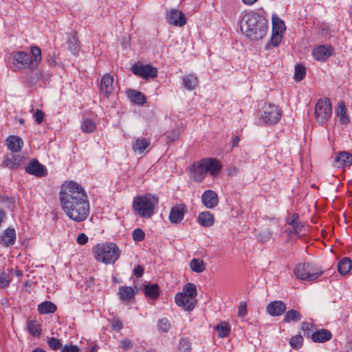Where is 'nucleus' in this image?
<instances>
[{
	"label": "nucleus",
	"instance_id": "58",
	"mask_svg": "<svg viewBox=\"0 0 352 352\" xmlns=\"http://www.w3.org/2000/svg\"><path fill=\"white\" fill-rule=\"evenodd\" d=\"M76 241L80 245H84L87 243L88 237L85 234L81 233L78 236Z\"/></svg>",
	"mask_w": 352,
	"mask_h": 352
},
{
	"label": "nucleus",
	"instance_id": "5",
	"mask_svg": "<svg viewBox=\"0 0 352 352\" xmlns=\"http://www.w3.org/2000/svg\"><path fill=\"white\" fill-rule=\"evenodd\" d=\"M94 258L104 264H113L118 260L121 250L115 243H101L92 248Z\"/></svg>",
	"mask_w": 352,
	"mask_h": 352
},
{
	"label": "nucleus",
	"instance_id": "4",
	"mask_svg": "<svg viewBox=\"0 0 352 352\" xmlns=\"http://www.w3.org/2000/svg\"><path fill=\"white\" fill-rule=\"evenodd\" d=\"M222 168L221 164L214 158H204L194 163L190 168V177L197 182L205 179L208 173L216 177Z\"/></svg>",
	"mask_w": 352,
	"mask_h": 352
},
{
	"label": "nucleus",
	"instance_id": "2",
	"mask_svg": "<svg viewBox=\"0 0 352 352\" xmlns=\"http://www.w3.org/2000/svg\"><path fill=\"white\" fill-rule=\"evenodd\" d=\"M240 28L249 39L258 41L267 34L268 23L263 15L255 11H250L242 17Z\"/></svg>",
	"mask_w": 352,
	"mask_h": 352
},
{
	"label": "nucleus",
	"instance_id": "46",
	"mask_svg": "<svg viewBox=\"0 0 352 352\" xmlns=\"http://www.w3.org/2000/svg\"><path fill=\"white\" fill-rule=\"evenodd\" d=\"M157 326L160 330L166 333L170 328V323L167 318H164L158 321Z\"/></svg>",
	"mask_w": 352,
	"mask_h": 352
},
{
	"label": "nucleus",
	"instance_id": "42",
	"mask_svg": "<svg viewBox=\"0 0 352 352\" xmlns=\"http://www.w3.org/2000/svg\"><path fill=\"white\" fill-rule=\"evenodd\" d=\"M10 273L7 271H0V288H6L11 282Z\"/></svg>",
	"mask_w": 352,
	"mask_h": 352
},
{
	"label": "nucleus",
	"instance_id": "41",
	"mask_svg": "<svg viewBox=\"0 0 352 352\" xmlns=\"http://www.w3.org/2000/svg\"><path fill=\"white\" fill-rule=\"evenodd\" d=\"M305 67L301 64H297L295 66V72L294 78L296 82L301 81L305 76Z\"/></svg>",
	"mask_w": 352,
	"mask_h": 352
},
{
	"label": "nucleus",
	"instance_id": "52",
	"mask_svg": "<svg viewBox=\"0 0 352 352\" xmlns=\"http://www.w3.org/2000/svg\"><path fill=\"white\" fill-rule=\"evenodd\" d=\"M42 72L38 70L34 73V75L30 77L29 80L32 84H35L38 82L42 78Z\"/></svg>",
	"mask_w": 352,
	"mask_h": 352
},
{
	"label": "nucleus",
	"instance_id": "16",
	"mask_svg": "<svg viewBox=\"0 0 352 352\" xmlns=\"http://www.w3.org/2000/svg\"><path fill=\"white\" fill-rule=\"evenodd\" d=\"M186 212V208L183 204L172 207L169 214L170 221L173 223H180L183 220Z\"/></svg>",
	"mask_w": 352,
	"mask_h": 352
},
{
	"label": "nucleus",
	"instance_id": "60",
	"mask_svg": "<svg viewBox=\"0 0 352 352\" xmlns=\"http://www.w3.org/2000/svg\"><path fill=\"white\" fill-rule=\"evenodd\" d=\"M112 327L115 330L119 331L123 327V324L119 319H113L112 321Z\"/></svg>",
	"mask_w": 352,
	"mask_h": 352
},
{
	"label": "nucleus",
	"instance_id": "13",
	"mask_svg": "<svg viewBox=\"0 0 352 352\" xmlns=\"http://www.w3.org/2000/svg\"><path fill=\"white\" fill-rule=\"evenodd\" d=\"M176 304L182 307L186 311H191L194 309L197 300L196 298H192L182 293H178L175 297Z\"/></svg>",
	"mask_w": 352,
	"mask_h": 352
},
{
	"label": "nucleus",
	"instance_id": "10",
	"mask_svg": "<svg viewBox=\"0 0 352 352\" xmlns=\"http://www.w3.org/2000/svg\"><path fill=\"white\" fill-rule=\"evenodd\" d=\"M25 172L36 177H45L47 175L46 167L36 158L31 159L25 167Z\"/></svg>",
	"mask_w": 352,
	"mask_h": 352
},
{
	"label": "nucleus",
	"instance_id": "23",
	"mask_svg": "<svg viewBox=\"0 0 352 352\" xmlns=\"http://www.w3.org/2000/svg\"><path fill=\"white\" fill-rule=\"evenodd\" d=\"M16 240V232L13 228H8L3 232L1 238V243L5 247L13 245Z\"/></svg>",
	"mask_w": 352,
	"mask_h": 352
},
{
	"label": "nucleus",
	"instance_id": "19",
	"mask_svg": "<svg viewBox=\"0 0 352 352\" xmlns=\"http://www.w3.org/2000/svg\"><path fill=\"white\" fill-rule=\"evenodd\" d=\"M352 164V154L347 151L340 152L336 157L334 166L337 168L350 166Z\"/></svg>",
	"mask_w": 352,
	"mask_h": 352
},
{
	"label": "nucleus",
	"instance_id": "9",
	"mask_svg": "<svg viewBox=\"0 0 352 352\" xmlns=\"http://www.w3.org/2000/svg\"><path fill=\"white\" fill-rule=\"evenodd\" d=\"M332 113L331 102L329 99L319 100L315 107L316 122L322 125L330 118Z\"/></svg>",
	"mask_w": 352,
	"mask_h": 352
},
{
	"label": "nucleus",
	"instance_id": "11",
	"mask_svg": "<svg viewBox=\"0 0 352 352\" xmlns=\"http://www.w3.org/2000/svg\"><path fill=\"white\" fill-rule=\"evenodd\" d=\"M133 73L144 79L154 78L157 75V68L151 65H133L131 69Z\"/></svg>",
	"mask_w": 352,
	"mask_h": 352
},
{
	"label": "nucleus",
	"instance_id": "3",
	"mask_svg": "<svg viewBox=\"0 0 352 352\" xmlns=\"http://www.w3.org/2000/svg\"><path fill=\"white\" fill-rule=\"evenodd\" d=\"M8 58L11 59L10 67L13 71L27 69L33 71L41 63V50L38 46H32L30 54L23 51L13 52Z\"/></svg>",
	"mask_w": 352,
	"mask_h": 352
},
{
	"label": "nucleus",
	"instance_id": "35",
	"mask_svg": "<svg viewBox=\"0 0 352 352\" xmlns=\"http://www.w3.org/2000/svg\"><path fill=\"white\" fill-rule=\"evenodd\" d=\"M190 267L192 271L201 273L206 270V264L199 258H193L190 262Z\"/></svg>",
	"mask_w": 352,
	"mask_h": 352
},
{
	"label": "nucleus",
	"instance_id": "21",
	"mask_svg": "<svg viewBox=\"0 0 352 352\" xmlns=\"http://www.w3.org/2000/svg\"><path fill=\"white\" fill-rule=\"evenodd\" d=\"M332 334L330 331L322 329L313 332L311 338L314 342H325L331 339Z\"/></svg>",
	"mask_w": 352,
	"mask_h": 352
},
{
	"label": "nucleus",
	"instance_id": "22",
	"mask_svg": "<svg viewBox=\"0 0 352 352\" xmlns=\"http://www.w3.org/2000/svg\"><path fill=\"white\" fill-rule=\"evenodd\" d=\"M25 160V157L19 154L12 155L11 157H7L5 159L3 164L10 169H15L19 168Z\"/></svg>",
	"mask_w": 352,
	"mask_h": 352
},
{
	"label": "nucleus",
	"instance_id": "64",
	"mask_svg": "<svg viewBox=\"0 0 352 352\" xmlns=\"http://www.w3.org/2000/svg\"><path fill=\"white\" fill-rule=\"evenodd\" d=\"M240 141L239 136H234L232 138V147H235L238 145L239 142Z\"/></svg>",
	"mask_w": 352,
	"mask_h": 352
},
{
	"label": "nucleus",
	"instance_id": "27",
	"mask_svg": "<svg viewBox=\"0 0 352 352\" xmlns=\"http://www.w3.org/2000/svg\"><path fill=\"white\" fill-rule=\"evenodd\" d=\"M197 221L204 227H210L214 223V217L208 211L202 212L199 214Z\"/></svg>",
	"mask_w": 352,
	"mask_h": 352
},
{
	"label": "nucleus",
	"instance_id": "25",
	"mask_svg": "<svg viewBox=\"0 0 352 352\" xmlns=\"http://www.w3.org/2000/svg\"><path fill=\"white\" fill-rule=\"evenodd\" d=\"M26 327L30 334L34 337H40L41 334V325L36 320L29 318L27 320Z\"/></svg>",
	"mask_w": 352,
	"mask_h": 352
},
{
	"label": "nucleus",
	"instance_id": "47",
	"mask_svg": "<svg viewBox=\"0 0 352 352\" xmlns=\"http://www.w3.org/2000/svg\"><path fill=\"white\" fill-rule=\"evenodd\" d=\"M282 34L283 33H279L278 32H272L270 43L274 47H277L280 43L283 38Z\"/></svg>",
	"mask_w": 352,
	"mask_h": 352
},
{
	"label": "nucleus",
	"instance_id": "12",
	"mask_svg": "<svg viewBox=\"0 0 352 352\" xmlns=\"http://www.w3.org/2000/svg\"><path fill=\"white\" fill-rule=\"evenodd\" d=\"M166 19L173 25L182 27L186 23V18L182 11L170 9L166 12Z\"/></svg>",
	"mask_w": 352,
	"mask_h": 352
},
{
	"label": "nucleus",
	"instance_id": "56",
	"mask_svg": "<svg viewBox=\"0 0 352 352\" xmlns=\"http://www.w3.org/2000/svg\"><path fill=\"white\" fill-rule=\"evenodd\" d=\"M247 314V306L245 302H241L239 307V316L243 317Z\"/></svg>",
	"mask_w": 352,
	"mask_h": 352
},
{
	"label": "nucleus",
	"instance_id": "20",
	"mask_svg": "<svg viewBox=\"0 0 352 352\" xmlns=\"http://www.w3.org/2000/svg\"><path fill=\"white\" fill-rule=\"evenodd\" d=\"M6 143L8 148L13 153L20 151L23 145L22 139L17 135H10L6 139Z\"/></svg>",
	"mask_w": 352,
	"mask_h": 352
},
{
	"label": "nucleus",
	"instance_id": "55",
	"mask_svg": "<svg viewBox=\"0 0 352 352\" xmlns=\"http://www.w3.org/2000/svg\"><path fill=\"white\" fill-rule=\"evenodd\" d=\"M166 140L168 142H173L178 137V132L177 131H173L170 133H166Z\"/></svg>",
	"mask_w": 352,
	"mask_h": 352
},
{
	"label": "nucleus",
	"instance_id": "39",
	"mask_svg": "<svg viewBox=\"0 0 352 352\" xmlns=\"http://www.w3.org/2000/svg\"><path fill=\"white\" fill-rule=\"evenodd\" d=\"M182 294L190 298H196L197 292L195 285L190 283L186 284L184 286L183 292H182Z\"/></svg>",
	"mask_w": 352,
	"mask_h": 352
},
{
	"label": "nucleus",
	"instance_id": "51",
	"mask_svg": "<svg viewBox=\"0 0 352 352\" xmlns=\"http://www.w3.org/2000/svg\"><path fill=\"white\" fill-rule=\"evenodd\" d=\"M80 349L76 345L65 344L61 348V352H80Z\"/></svg>",
	"mask_w": 352,
	"mask_h": 352
},
{
	"label": "nucleus",
	"instance_id": "15",
	"mask_svg": "<svg viewBox=\"0 0 352 352\" xmlns=\"http://www.w3.org/2000/svg\"><path fill=\"white\" fill-rule=\"evenodd\" d=\"M201 202L206 208H214L219 203L218 195L214 190H207L201 195Z\"/></svg>",
	"mask_w": 352,
	"mask_h": 352
},
{
	"label": "nucleus",
	"instance_id": "29",
	"mask_svg": "<svg viewBox=\"0 0 352 352\" xmlns=\"http://www.w3.org/2000/svg\"><path fill=\"white\" fill-rule=\"evenodd\" d=\"M56 309V305L50 301H44L38 305V311L40 314H52Z\"/></svg>",
	"mask_w": 352,
	"mask_h": 352
},
{
	"label": "nucleus",
	"instance_id": "33",
	"mask_svg": "<svg viewBox=\"0 0 352 352\" xmlns=\"http://www.w3.org/2000/svg\"><path fill=\"white\" fill-rule=\"evenodd\" d=\"M150 145V142L147 140L146 138H137L134 143L133 144V149L135 152H138L139 153H142L144 150L148 147Z\"/></svg>",
	"mask_w": 352,
	"mask_h": 352
},
{
	"label": "nucleus",
	"instance_id": "17",
	"mask_svg": "<svg viewBox=\"0 0 352 352\" xmlns=\"http://www.w3.org/2000/svg\"><path fill=\"white\" fill-rule=\"evenodd\" d=\"M332 51L331 45H323L315 48L312 52V56L318 61H324L331 55Z\"/></svg>",
	"mask_w": 352,
	"mask_h": 352
},
{
	"label": "nucleus",
	"instance_id": "54",
	"mask_svg": "<svg viewBox=\"0 0 352 352\" xmlns=\"http://www.w3.org/2000/svg\"><path fill=\"white\" fill-rule=\"evenodd\" d=\"M120 346L124 350H129L132 348V342L129 339H124L120 341Z\"/></svg>",
	"mask_w": 352,
	"mask_h": 352
},
{
	"label": "nucleus",
	"instance_id": "40",
	"mask_svg": "<svg viewBox=\"0 0 352 352\" xmlns=\"http://www.w3.org/2000/svg\"><path fill=\"white\" fill-rule=\"evenodd\" d=\"M96 124L91 119H85L81 124V129L84 133H91L96 129Z\"/></svg>",
	"mask_w": 352,
	"mask_h": 352
},
{
	"label": "nucleus",
	"instance_id": "32",
	"mask_svg": "<svg viewBox=\"0 0 352 352\" xmlns=\"http://www.w3.org/2000/svg\"><path fill=\"white\" fill-rule=\"evenodd\" d=\"M352 267L351 261L347 257L341 259L338 263V271L341 275H346Z\"/></svg>",
	"mask_w": 352,
	"mask_h": 352
},
{
	"label": "nucleus",
	"instance_id": "24",
	"mask_svg": "<svg viewBox=\"0 0 352 352\" xmlns=\"http://www.w3.org/2000/svg\"><path fill=\"white\" fill-rule=\"evenodd\" d=\"M128 98L130 100L136 104L142 105L146 101V98L144 94L134 89H129L126 92Z\"/></svg>",
	"mask_w": 352,
	"mask_h": 352
},
{
	"label": "nucleus",
	"instance_id": "53",
	"mask_svg": "<svg viewBox=\"0 0 352 352\" xmlns=\"http://www.w3.org/2000/svg\"><path fill=\"white\" fill-rule=\"evenodd\" d=\"M258 237L261 241H267L270 239L271 233L269 230H266L260 232Z\"/></svg>",
	"mask_w": 352,
	"mask_h": 352
},
{
	"label": "nucleus",
	"instance_id": "1",
	"mask_svg": "<svg viewBox=\"0 0 352 352\" xmlns=\"http://www.w3.org/2000/svg\"><path fill=\"white\" fill-rule=\"evenodd\" d=\"M62 209L67 216L76 222L87 219L90 212L87 195L82 186L74 182L63 186L59 193Z\"/></svg>",
	"mask_w": 352,
	"mask_h": 352
},
{
	"label": "nucleus",
	"instance_id": "57",
	"mask_svg": "<svg viewBox=\"0 0 352 352\" xmlns=\"http://www.w3.org/2000/svg\"><path fill=\"white\" fill-rule=\"evenodd\" d=\"M34 119L38 124H41L43 120L44 113L41 110L37 109L34 115Z\"/></svg>",
	"mask_w": 352,
	"mask_h": 352
},
{
	"label": "nucleus",
	"instance_id": "44",
	"mask_svg": "<svg viewBox=\"0 0 352 352\" xmlns=\"http://www.w3.org/2000/svg\"><path fill=\"white\" fill-rule=\"evenodd\" d=\"M303 343V338L300 335L292 336L289 340V344L294 349H300Z\"/></svg>",
	"mask_w": 352,
	"mask_h": 352
},
{
	"label": "nucleus",
	"instance_id": "63",
	"mask_svg": "<svg viewBox=\"0 0 352 352\" xmlns=\"http://www.w3.org/2000/svg\"><path fill=\"white\" fill-rule=\"evenodd\" d=\"M298 214H296V213H294L292 215L291 219L288 220L287 223H288L289 225L292 226V225L294 224V223L299 222L298 221Z\"/></svg>",
	"mask_w": 352,
	"mask_h": 352
},
{
	"label": "nucleus",
	"instance_id": "37",
	"mask_svg": "<svg viewBox=\"0 0 352 352\" xmlns=\"http://www.w3.org/2000/svg\"><path fill=\"white\" fill-rule=\"evenodd\" d=\"M301 319V314L296 310L291 309L286 312L283 322H289L291 321L296 322Z\"/></svg>",
	"mask_w": 352,
	"mask_h": 352
},
{
	"label": "nucleus",
	"instance_id": "49",
	"mask_svg": "<svg viewBox=\"0 0 352 352\" xmlns=\"http://www.w3.org/2000/svg\"><path fill=\"white\" fill-rule=\"evenodd\" d=\"M313 325L307 322H303L301 324V329L303 331L304 336L307 338H311V332Z\"/></svg>",
	"mask_w": 352,
	"mask_h": 352
},
{
	"label": "nucleus",
	"instance_id": "59",
	"mask_svg": "<svg viewBox=\"0 0 352 352\" xmlns=\"http://www.w3.org/2000/svg\"><path fill=\"white\" fill-rule=\"evenodd\" d=\"M133 274L137 278L142 277L144 274V268L142 266L138 265L133 270Z\"/></svg>",
	"mask_w": 352,
	"mask_h": 352
},
{
	"label": "nucleus",
	"instance_id": "18",
	"mask_svg": "<svg viewBox=\"0 0 352 352\" xmlns=\"http://www.w3.org/2000/svg\"><path fill=\"white\" fill-rule=\"evenodd\" d=\"M286 305L280 300H274L267 305L266 311L272 316H278L286 311Z\"/></svg>",
	"mask_w": 352,
	"mask_h": 352
},
{
	"label": "nucleus",
	"instance_id": "50",
	"mask_svg": "<svg viewBox=\"0 0 352 352\" xmlns=\"http://www.w3.org/2000/svg\"><path fill=\"white\" fill-rule=\"evenodd\" d=\"M292 226L293 228L292 233L296 235L300 234L301 232H302V230L304 229V226L300 222L294 223V224L292 225ZM289 233L291 234L292 231H289Z\"/></svg>",
	"mask_w": 352,
	"mask_h": 352
},
{
	"label": "nucleus",
	"instance_id": "38",
	"mask_svg": "<svg viewBox=\"0 0 352 352\" xmlns=\"http://www.w3.org/2000/svg\"><path fill=\"white\" fill-rule=\"evenodd\" d=\"M216 331L218 332V336L220 338L227 337L230 332V328L226 322H221L215 327Z\"/></svg>",
	"mask_w": 352,
	"mask_h": 352
},
{
	"label": "nucleus",
	"instance_id": "43",
	"mask_svg": "<svg viewBox=\"0 0 352 352\" xmlns=\"http://www.w3.org/2000/svg\"><path fill=\"white\" fill-rule=\"evenodd\" d=\"M178 349L180 352H190L192 346L189 340L186 338H182L179 340Z\"/></svg>",
	"mask_w": 352,
	"mask_h": 352
},
{
	"label": "nucleus",
	"instance_id": "14",
	"mask_svg": "<svg viewBox=\"0 0 352 352\" xmlns=\"http://www.w3.org/2000/svg\"><path fill=\"white\" fill-rule=\"evenodd\" d=\"M113 78L111 75L104 74L100 81V91L104 97L109 98L113 91Z\"/></svg>",
	"mask_w": 352,
	"mask_h": 352
},
{
	"label": "nucleus",
	"instance_id": "31",
	"mask_svg": "<svg viewBox=\"0 0 352 352\" xmlns=\"http://www.w3.org/2000/svg\"><path fill=\"white\" fill-rule=\"evenodd\" d=\"M336 116L338 117L339 121L343 124H347L349 121V119L346 115V108L345 104L342 101L339 102L338 104Z\"/></svg>",
	"mask_w": 352,
	"mask_h": 352
},
{
	"label": "nucleus",
	"instance_id": "45",
	"mask_svg": "<svg viewBox=\"0 0 352 352\" xmlns=\"http://www.w3.org/2000/svg\"><path fill=\"white\" fill-rule=\"evenodd\" d=\"M47 342L49 346L54 351H56V350L62 348V344H61L60 340L56 338L47 337Z\"/></svg>",
	"mask_w": 352,
	"mask_h": 352
},
{
	"label": "nucleus",
	"instance_id": "62",
	"mask_svg": "<svg viewBox=\"0 0 352 352\" xmlns=\"http://www.w3.org/2000/svg\"><path fill=\"white\" fill-rule=\"evenodd\" d=\"M320 33L325 36H331V34L329 33V28L327 26H322L320 28Z\"/></svg>",
	"mask_w": 352,
	"mask_h": 352
},
{
	"label": "nucleus",
	"instance_id": "34",
	"mask_svg": "<svg viewBox=\"0 0 352 352\" xmlns=\"http://www.w3.org/2000/svg\"><path fill=\"white\" fill-rule=\"evenodd\" d=\"M197 78L192 74H188L183 77L184 87L188 91L193 90L197 85Z\"/></svg>",
	"mask_w": 352,
	"mask_h": 352
},
{
	"label": "nucleus",
	"instance_id": "48",
	"mask_svg": "<svg viewBox=\"0 0 352 352\" xmlns=\"http://www.w3.org/2000/svg\"><path fill=\"white\" fill-rule=\"evenodd\" d=\"M133 239L136 242H140L144 240L145 234L140 228L135 229L132 233Z\"/></svg>",
	"mask_w": 352,
	"mask_h": 352
},
{
	"label": "nucleus",
	"instance_id": "61",
	"mask_svg": "<svg viewBox=\"0 0 352 352\" xmlns=\"http://www.w3.org/2000/svg\"><path fill=\"white\" fill-rule=\"evenodd\" d=\"M47 62L51 66H54L57 64L56 58L50 54L47 56Z\"/></svg>",
	"mask_w": 352,
	"mask_h": 352
},
{
	"label": "nucleus",
	"instance_id": "28",
	"mask_svg": "<svg viewBox=\"0 0 352 352\" xmlns=\"http://www.w3.org/2000/svg\"><path fill=\"white\" fill-rule=\"evenodd\" d=\"M144 292L146 296L156 299L160 296V288L156 283L148 284L144 285Z\"/></svg>",
	"mask_w": 352,
	"mask_h": 352
},
{
	"label": "nucleus",
	"instance_id": "30",
	"mask_svg": "<svg viewBox=\"0 0 352 352\" xmlns=\"http://www.w3.org/2000/svg\"><path fill=\"white\" fill-rule=\"evenodd\" d=\"M272 32L283 33L286 30L284 21L276 14L272 16Z\"/></svg>",
	"mask_w": 352,
	"mask_h": 352
},
{
	"label": "nucleus",
	"instance_id": "6",
	"mask_svg": "<svg viewBox=\"0 0 352 352\" xmlns=\"http://www.w3.org/2000/svg\"><path fill=\"white\" fill-rule=\"evenodd\" d=\"M158 199L155 196L146 195L135 197L133 201V207L139 216L144 218L151 217L153 212L155 205L157 204Z\"/></svg>",
	"mask_w": 352,
	"mask_h": 352
},
{
	"label": "nucleus",
	"instance_id": "36",
	"mask_svg": "<svg viewBox=\"0 0 352 352\" xmlns=\"http://www.w3.org/2000/svg\"><path fill=\"white\" fill-rule=\"evenodd\" d=\"M68 49L74 54H77L79 51V43L76 36L71 34L67 41Z\"/></svg>",
	"mask_w": 352,
	"mask_h": 352
},
{
	"label": "nucleus",
	"instance_id": "26",
	"mask_svg": "<svg viewBox=\"0 0 352 352\" xmlns=\"http://www.w3.org/2000/svg\"><path fill=\"white\" fill-rule=\"evenodd\" d=\"M137 292L131 287L122 286L119 288L118 295L122 300L129 301L134 298Z\"/></svg>",
	"mask_w": 352,
	"mask_h": 352
},
{
	"label": "nucleus",
	"instance_id": "7",
	"mask_svg": "<svg viewBox=\"0 0 352 352\" xmlns=\"http://www.w3.org/2000/svg\"><path fill=\"white\" fill-rule=\"evenodd\" d=\"M294 272L298 279L307 281L315 280L323 273L318 265L310 263L297 265Z\"/></svg>",
	"mask_w": 352,
	"mask_h": 352
},
{
	"label": "nucleus",
	"instance_id": "8",
	"mask_svg": "<svg viewBox=\"0 0 352 352\" xmlns=\"http://www.w3.org/2000/svg\"><path fill=\"white\" fill-rule=\"evenodd\" d=\"M280 117L281 113L278 107L274 104H270L264 107L263 111L257 121V124H274L280 120Z\"/></svg>",
	"mask_w": 352,
	"mask_h": 352
}]
</instances>
